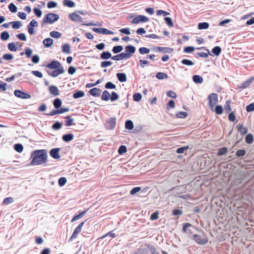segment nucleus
I'll list each match as a JSON object with an SVG mask.
<instances>
[{
	"mask_svg": "<svg viewBox=\"0 0 254 254\" xmlns=\"http://www.w3.org/2000/svg\"><path fill=\"white\" fill-rule=\"evenodd\" d=\"M31 158L32 165H39L45 164L47 161V154L46 150H34L31 154Z\"/></svg>",
	"mask_w": 254,
	"mask_h": 254,
	"instance_id": "obj_1",
	"label": "nucleus"
},
{
	"mask_svg": "<svg viewBox=\"0 0 254 254\" xmlns=\"http://www.w3.org/2000/svg\"><path fill=\"white\" fill-rule=\"evenodd\" d=\"M192 239L198 245H205L208 243V240L206 234H194L192 236Z\"/></svg>",
	"mask_w": 254,
	"mask_h": 254,
	"instance_id": "obj_2",
	"label": "nucleus"
},
{
	"mask_svg": "<svg viewBox=\"0 0 254 254\" xmlns=\"http://www.w3.org/2000/svg\"><path fill=\"white\" fill-rule=\"evenodd\" d=\"M208 104L210 110L214 111V106L218 102V95L216 93H211L208 97Z\"/></svg>",
	"mask_w": 254,
	"mask_h": 254,
	"instance_id": "obj_3",
	"label": "nucleus"
},
{
	"mask_svg": "<svg viewBox=\"0 0 254 254\" xmlns=\"http://www.w3.org/2000/svg\"><path fill=\"white\" fill-rule=\"evenodd\" d=\"M59 18V16L58 14L50 13L46 14L44 18V23H53L55 21H57Z\"/></svg>",
	"mask_w": 254,
	"mask_h": 254,
	"instance_id": "obj_4",
	"label": "nucleus"
},
{
	"mask_svg": "<svg viewBox=\"0 0 254 254\" xmlns=\"http://www.w3.org/2000/svg\"><path fill=\"white\" fill-rule=\"evenodd\" d=\"M116 118L112 117L106 121L105 127L107 129L111 130L114 128L116 124Z\"/></svg>",
	"mask_w": 254,
	"mask_h": 254,
	"instance_id": "obj_5",
	"label": "nucleus"
},
{
	"mask_svg": "<svg viewBox=\"0 0 254 254\" xmlns=\"http://www.w3.org/2000/svg\"><path fill=\"white\" fill-rule=\"evenodd\" d=\"M14 93L15 96L24 99H29L31 97L29 94L19 90H15Z\"/></svg>",
	"mask_w": 254,
	"mask_h": 254,
	"instance_id": "obj_6",
	"label": "nucleus"
},
{
	"mask_svg": "<svg viewBox=\"0 0 254 254\" xmlns=\"http://www.w3.org/2000/svg\"><path fill=\"white\" fill-rule=\"evenodd\" d=\"M84 224V222L80 223L79 224V225L75 229L72 234L71 237L69 239V241H72L73 239H75L77 237L78 234L80 233Z\"/></svg>",
	"mask_w": 254,
	"mask_h": 254,
	"instance_id": "obj_7",
	"label": "nucleus"
},
{
	"mask_svg": "<svg viewBox=\"0 0 254 254\" xmlns=\"http://www.w3.org/2000/svg\"><path fill=\"white\" fill-rule=\"evenodd\" d=\"M149 20L148 18L147 17L142 15H140L136 17H135L132 21L131 23L132 24H138L140 22H144L148 21Z\"/></svg>",
	"mask_w": 254,
	"mask_h": 254,
	"instance_id": "obj_8",
	"label": "nucleus"
},
{
	"mask_svg": "<svg viewBox=\"0 0 254 254\" xmlns=\"http://www.w3.org/2000/svg\"><path fill=\"white\" fill-rule=\"evenodd\" d=\"M69 109L68 108H61L57 110H54L49 113H47L45 115L48 116H52L57 114H62L68 112Z\"/></svg>",
	"mask_w": 254,
	"mask_h": 254,
	"instance_id": "obj_9",
	"label": "nucleus"
},
{
	"mask_svg": "<svg viewBox=\"0 0 254 254\" xmlns=\"http://www.w3.org/2000/svg\"><path fill=\"white\" fill-rule=\"evenodd\" d=\"M254 80V76L250 77L239 86V88L242 90L248 88L253 83Z\"/></svg>",
	"mask_w": 254,
	"mask_h": 254,
	"instance_id": "obj_10",
	"label": "nucleus"
},
{
	"mask_svg": "<svg viewBox=\"0 0 254 254\" xmlns=\"http://www.w3.org/2000/svg\"><path fill=\"white\" fill-rule=\"evenodd\" d=\"M49 91L50 93L54 96H57L60 95V91L55 85L50 86L49 87Z\"/></svg>",
	"mask_w": 254,
	"mask_h": 254,
	"instance_id": "obj_11",
	"label": "nucleus"
},
{
	"mask_svg": "<svg viewBox=\"0 0 254 254\" xmlns=\"http://www.w3.org/2000/svg\"><path fill=\"white\" fill-rule=\"evenodd\" d=\"M47 67L50 69H57L62 67L60 63L58 61H54L52 63L47 64Z\"/></svg>",
	"mask_w": 254,
	"mask_h": 254,
	"instance_id": "obj_12",
	"label": "nucleus"
},
{
	"mask_svg": "<svg viewBox=\"0 0 254 254\" xmlns=\"http://www.w3.org/2000/svg\"><path fill=\"white\" fill-rule=\"evenodd\" d=\"M93 30L96 33H102L104 34H112L113 33V32L106 28H93Z\"/></svg>",
	"mask_w": 254,
	"mask_h": 254,
	"instance_id": "obj_13",
	"label": "nucleus"
},
{
	"mask_svg": "<svg viewBox=\"0 0 254 254\" xmlns=\"http://www.w3.org/2000/svg\"><path fill=\"white\" fill-rule=\"evenodd\" d=\"M60 148H56L51 150L50 155L54 159H58L60 158L59 155Z\"/></svg>",
	"mask_w": 254,
	"mask_h": 254,
	"instance_id": "obj_14",
	"label": "nucleus"
},
{
	"mask_svg": "<svg viewBox=\"0 0 254 254\" xmlns=\"http://www.w3.org/2000/svg\"><path fill=\"white\" fill-rule=\"evenodd\" d=\"M64 72V70L63 67L57 68L56 70H54L51 73L48 72L49 75L55 77L58 76L59 75L63 73Z\"/></svg>",
	"mask_w": 254,
	"mask_h": 254,
	"instance_id": "obj_15",
	"label": "nucleus"
},
{
	"mask_svg": "<svg viewBox=\"0 0 254 254\" xmlns=\"http://www.w3.org/2000/svg\"><path fill=\"white\" fill-rule=\"evenodd\" d=\"M68 17L73 21H81L82 20V17L75 13L69 14Z\"/></svg>",
	"mask_w": 254,
	"mask_h": 254,
	"instance_id": "obj_16",
	"label": "nucleus"
},
{
	"mask_svg": "<svg viewBox=\"0 0 254 254\" xmlns=\"http://www.w3.org/2000/svg\"><path fill=\"white\" fill-rule=\"evenodd\" d=\"M125 50L127 53L131 57L132 55L134 53L135 51V48L133 46L128 45L125 47Z\"/></svg>",
	"mask_w": 254,
	"mask_h": 254,
	"instance_id": "obj_17",
	"label": "nucleus"
},
{
	"mask_svg": "<svg viewBox=\"0 0 254 254\" xmlns=\"http://www.w3.org/2000/svg\"><path fill=\"white\" fill-rule=\"evenodd\" d=\"M101 90L98 88H94L90 90L89 93L95 97H98L100 96Z\"/></svg>",
	"mask_w": 254,
	"mask_h": 254,
	"instance_id": "obj_18",
	"label": "nucleus"
},
{
	"mask_svg": "<svg viewBox=\"0 0 254 254\" xmlns=\"http://www.w3.org/2000/svg\"><path fill=\"white\" fill-rule=\"evenodd\" d=\"M73 134L72 133H68L64 134L62 136V139L64 142H69L71 141L73 139Z\"/></svg>",
	"mask_w": 254,
	"mask_h": 254,
	"instance_id": "obj_19",
	"label": "nucleus"
},
{
	"mask_svg": "<svg viewBox=\"0 0 254 254\" xmlns=\"http://www.w3.org/2000/svg\"><path fill=\"white\" fill-rule=\"evenodd\" d=\"M117 77L118 80L121 82H126L127 80V76L124 73H118L117 74Z\"/></svg>",
	"mask_w": 254,
	"mask_h": 254,
	"instance_id": "obj_20",
	"label": "nucleus"
},
{
	"mask_svg": "<svg viewBox=\"0 0 254 254\" xmlns=\"http://www.w3.org/2000/svg\"><path fill=\"white\" fill-rule=\"evenodd\" d=\"M43 43L45 47H50L53 44V40L50 38H46L44 40Z\"/></svg>",
	"mask_w": 254,
	"mask_h": 254,
	"instance_id": "obj_21",
	"label": "nucleus"
},
{
	"mask_svg": "<svg viewBox=\"0 0 254 254\" xmlns=\"http://www.w3.org/2000/svg\"><path fill=\"white\" fill-rule=\"evenodd\" d=\"M62 51L64 53L66 54H70V47L68 44H64L62 46Z\"/></svg>",
	"mask_w": 254,
	"mask_h": 254,
	"instance_id": "obj_22",
	"label": "nucleus"
},
{
	"mask_svg": "<svg viewBox=\"0 0 254 254\" xmlns=\"http://www.w3.org/2000/svg\"><path fill=\"white\" fill-rule=\"evenodd\" d=\"M111 57L112 55L109 51L104 52L100 55V58L103 60H107Z\"/></svg>",
	"mask_w": 254,
	"mask_h": 254,
	"instance_id": "obj_23",
	"label": "nucleus"
},
{
	"mask_svg": "<svg viewBox=\"0 0 254 254\" xmlns=\"http://www.w3.org/2000/svg\"><path fill=\"white\" fill-rule=\"evenodd\" d=\"M238 130L242 134L244 135L247 133V128L244 127L242 125H238Z\"/></svg>",
	"mask_w": 254,
	"mask_h": 254,
	"instance_id": "obj_24",
	"label": "nucleus"
},
{
	"mask_svg": "<svg viewBox=\"0 0 254 254\" xmlns=\"http://www.w3.org/2000/svg\"><path fill=\"white\" fill-rule=\"evenodd\" d=\"M193 81L196 83H201L203 82V78L198 75H193L192 77Z\"/></svg>",
	"mask_w": 254,
	"mask_h": 254,
	"instance_id": "obj_25",
	"label": "nucleus"
},
{
	"mask_svg": "<svg viewBox=\"0 0 254 254\" xmlns=\"http://www.w3.org/2000/svg\"><path fill=\"white\" fill-rule=\"evenodd\" d=\"M110 94L109 93V92L107 90L104 91L103 92V94H102V95L101 97L102 100H104V101H108L110 99Z\"/></svg>",
	"mask_w": 254,
	"mask_h": 254,
	"instance_id": "obj_26",
	"label": "nucleus"
},
{
	"mask_svg": "<svg viewBox=\"0 0 254 254\" xmlns=\"http://www.w3.org/2000/svg\"><path fill=\"white\" fill-rule=\"evenodd\" d=\"M84 96V93L82 91H77L73 94V98L77 99L82 97Z\"/></svg>",
	"mask_w": 254,
	"mask_h": 254,
	"instance_id": "obj_27",
	"label": "nucleus"
},
{
	"mask_svg": "<svg viewBox=\"0 0 254 254\" xmlns=\"http://www.w3.org/2000/svg\"><path fill=\"white\" fill-rule=\"evenodd\" d=\"M65 118L67 119L64 122V124H65V126L69 127V126H71L72 125L73 121H74L73 119L71 118L70 117L68 116L65 117Z\"/></svg>",
	"mask_w": 254,
	"mask_h": 254,
	"instance_id": "obj_28",
	"label": "nucleus"
},
{
	"mask_svg": "<svg viewBox=\"0 0 254 254\" xmlns=\"http://www.w3.org/2000/svg\"><path fill=\"white\" fill-rule=\"evenodd\" d=\"M87 210L83 211L81 212L80 213H79L78 215H75L73 217V218L71 219V222H73L74 221H75L79 219H80L87 212Z\"/></svg>",
	"mask_w": 254,
	"mask_h": 254,
	"instance_id": "obj_29",
	"label": "nucleus"
},
{
	"mask_svg": "<svg viewBox=\"0 0 254 254\" xmlns=\"http://www.w3.org/2000/svg\"><path fill=\"white\" fill-rule=\"evenodd\" d=\"M209 23L207 22L199 23L198 24V28L200 30L206 29L209 27Z\"/></svg>",
	"mask_w": 254,
	"mask_h": 254,
	"instance_id": "obj_30",
	"label": "nucleus"
},
{
	"mask_svg": "<svg viewBox=\"0 0 254 254\" xmlns=\"http://www.w3.org/2000/svg\"><path fill=\"white\" fill-rule=\"evenodd\" d=\"M62 104V101L59 98H56L53 102L54 106L56 109H59L60 107H61Z\"/></svg>",
	"mask_w": 254,
	"mask_h": 254,
	"instance_id": "obj_31",
	"label": "nucleus"
},
{
	"mask_svg": "<svg viewBox=\"0 0 254 254\" xmlns=\"http://www.w3.org/2000/svg\"><path fill=\"white\" fill-rule=\"evenodd\" d=\"M212 53L216 56H219L221 52V48L219 46H216L213 48Z\"/></svg>",
	"mask_w": 254,
	"mask_h": 254,
	"instance_id": "obj_32",
	"label": "nucleus"
},
{
	"mask_svg": "<svg viewBox=\"0 0 254 254\" xmlns=\"http://www.w3.org/2000/svg\"><path fill=\"white\" fill-rule=\"evenodd\" d=\"M64 4L68 7H72L75 5L74 2L71 0H64Z\"/></svg>",
	"mask_w": 254,
	"mask_h": 254,
	"instance_id": "obj_33",
	"label": "nucleus"
},
{
	"mask_svg": "<svg viewBox=\"0 0 254 254\" xmlns=\"http://www.w3.org/2000/svg\"><path fill=\"white\" fill-rule=\"evenodd\" d=\"M125 127L127 129H132L133 128V124L130 120H127L126 122Z\"/></svg>",
	"mask_w": 254,
	"mask_h": 254,
	"instance_id": "obj_34",
	"label": "nucleus"
},
{
	"mask_svg": "<svg viewBox=\"0 0 254 254\" xmlns=\"http://www.w3.org/2000/svg\"><path fill=\"white\" fill-rule=\"evenodd\" d=\"M12 24V27L15 29H18L21 26V22L19 21H15L10 22Z\"/></svg>",
	"mask_w": 254,
	"mask_h": 254,
	"instance_id": "obj_35",
	"label": "nucleus"
},
{
	"mask_svg": "<svg viewBox=\"0 0 254 254\" xmlns=\"http://www.w3.org/2000/svg\"><path fill=\"white\" fill-rule=\"evenodd\" d=\"M156 77L159 79H166L168 78V75L163 72H158L156 74Z\"/></svg>",
	"mask_w": 254,
	"mask_h": 254,
	"instance_id": "obj_36",
	"label": "nucleus"
},
{
	"mask_svg": "<svg viewBox=\"0 0 254 254\" xmlns=\"http://www.w3.org/2000/svg\"><path fill=\"white\" fill-rule=\"evenodd\" d=\"M246 142L248 144H251L254 140L253 136L251 134H248L245 138Z\"/></svg>",
	"mask_w": 254,
	"mask_h": 254,
	"instance_id": "obj_37",
	"label": "nucleus"
},
{
	"mask_svg": "<svg viewBox=\"0 0 254 254\" xmlns=\"http://www.w3.org/2000/svg\"><path fill=\"white\" fill-rule=\"evenodd\" d=\"M231 101L230 100H227L226 101L225 106H224V110L226 112L228 113L231 110V106H230Z\"/></svg>",
	"mask_w": 254,
	"mask_h": 254,
	"instance_id": "obj_38",
	"label": "nucleus"
},
{
	"mask_svg": "<svg viewBox=\"0 0 254 254\" xmlns=\"http://www.w3.org/2000/svg\"><path fill=\"white\" fill-rule=\"evenodd\" d=\"M215 113L218 115H221L223 112L222 106L221 105H217L216 106L215 109H214Z\"/></svg>",
	"mask_w": 254,
	"mask_h": 254,
	"instance_id": "obj_39",
	"label": "nucleus"
},
{
	"mask_svg": "<svg viewBox=\"0 0 254 254\" xmlns=\"http://www.w3.org/2000/svg\"><path fill=\"white\" fill-rule=\"evenodd\" d=\"M123 50V47L122 46H114L112 49V51L114 53L117 54Z\"/></svg>",
	"mask_w": 254,
	"mask_h": 254,
	"instance_id": "obj_40",
	"label": "nucleus"
},
{
	"mask_svg": "<svg viewBox=\"0 0 254 254\" xmlns=\"http://www.w3.org/2000/svg\"><path fill=\"white\" fill-rule=\"evenodd\" d=\"M164 20H165L166 23L167 24V25L170 27H172L174 26V24H173V22L172 21L171 18H170L169 17H166L164 18Z\"/></svg>",
	"mask_w": 254,
	"mask_h": 254,
	"instance_id": "obj_41",
	"label": "nucleus"
},
{
	"mask_svg": "<svg viewBox=\"0 0 254 254\" xmlns=\"http://www.w3.org/2000/svg\"><path fill=\"white\" fill-rule=\"evenodd\" d=\"M50 35L52 37L55 38H59L61 36V34L57 31H52L50 33Z\"/></svg>",
	"mask_w": 254,
	"mask_h": 254,
	"instance_id": "obj_42",
	"label": "nucleus"
},
{
	"mask_svg": "<svg viewBox=\"0 0 254 254\" xmlns=\"http://www.w3.org/2000/svg\"><path fill=\"white\" fill-rule=\"evenodd\" d=\"M157 49L158 50V51L160 52H163L165 51V50H166L165 52L170 53L173 52V50L172 48H169L167 47H157Z\"/></svg>",
	"mask_w": 254,
	"mask_h": 254,
	"instance_id": "obj_43",
	"label": "nucleus"
},
{
	"mask_svg": "<svg viewBox=\"0 0 254 254\" xmlns=\"http://www.w3.org/2000/svg\"><path fill=\"white\" fill-rule=\"evenodd\" d=\"M14 149L18 152H21L23 150V147L21 144H16L14 145Z\"/></svg>",
	"mask_w": 254,
	"mask_h": 254,
	"instance_id": "obj_44",
	"label": "nucleus"
},
{
	"mask_svg": "<svg viewBox=\"0 0 254 254\" xmlns=\"http://www.w3.org/2000/svg\"><path fill=\"white\" fill-rule=\"evenodd\" d=\"M9 37L8 33L6 31H4L1 33L0 38L2 40H6Z\"/></svg>",
	"mask_w": 254,
	"mask_h": 254,
	"instance_id": "obj_45",
	"label": "nucleus"
},
{
	"mask_svg": "<svg viewBox=\"0 0 254 254\" xmlns=\"http://www.w3.org/2000/svg\"><path fill=\"white\" fill-rule=\"evenodd\" d=\"M62 127V124L59 122H57L52 126V128L55 130H58L61 128Z\"/></svg>",
	"mask_w": 254,
	"mask_h": 254,
	"instance_id": "obj_46",
	"label": "nucleus"
},
{
	"mask_svg": "<svg viewBox=\"0 0 254 254\" xmlns=\"http://www.w3.org/2000/svg\"><path fill=\"white\" fill-rule=\"evenodd\" d=\"M191 226V224L189 223H186L184 226L183 228V230L184 232H187L189 234H191L192 232L190 231V230H189L188 231H187V228L189 227H190Z\"/></svg>",
	"mask_w": 254,
	"mask_h": 254,
	"instance_id": "obj_47",
	"label": "nucleus"
},
{
	"mask_svg": "<svg viewBox=\"0 0 254 254\" xmlns=\"http://www.w3.org/2000/svg\"><path fill=\"white\" fill-rule=\"evenodd\" d=\"M207 53H204V52H200L196 54L197 56L199 57L202 58H207L208 56V54L209 53V51L208 49H205Z\"/></svg>",
	"mask_w": 254,
	"mask_h": 254,
	"instance_id": "obj_48",
	"label": "nucleus"
},
{
	"mask_svg": "<svg viewBox=\"0 0 254 254\" xmlns=\"http://www.w3.org/2000/svg\"><path fill=\"white\" fill-rule=\"evenodd\" d=\"M246 152L245 150L240 149L236 151V155L237 157H243L245 155Z\"/></svg>",
	"mask_w": 254,
	"mask_h": 254,
	"instance_id": "obj_49",
	"label": "nucleus"
},
{
	"mask_svg": "<svg viewBox=\"0 0 254 254\" xmlns=\"http://www.w3.org/2000/svg\"><path fill=\"white\" fill-rule=\"evenodd\" d=\"M2 59L5 60L10 61L13 59V56L11 54H5L3 55Z\"/></svg>",
	"mask_w": 254,
	"mask_h": 254,
	"instance_id": "obj_50",
	"label": "nucleus"
},
{
	"mask_svg": "<svg viewBox=\"0 0 254 254\" xmlns=\"http://www.w3.org/2000/svg\"><path fill=\"white\" fill-rule=\"evenodd\" d=\"M139 52L141 54L143 55L149 53L150 50L145 47H141L139 49Z\"/></svg>",
	"mask_w": 254,
	"mask_h": 254,
	"instance_id": "obj_51",
	"label": "nucleus"
},
{
	"mask_svg": "<svg viewBox=\"0 0 254 254\" xmlns=\"http://www.w3.org/2000/svg\"><path fill=\"white\" fill-rule=\"evenodd\" d=\"M119 95L115 92H113L110 95V99L111 101H114L119 98Z\"/></svg>",
	"mask_w": 254,
	"mask_h": 254,
	"instance_id": "obj_52",
	"label": "nucleus"
},
{
	"mask_svg": "<svg viewBox=\"0 0 254 254\" xmlns=\"http://www.w3.org/2000/svg\"><path fill=\"white\" fill-rule=\"evenodd\" d=\"M8 8L11 12L15 13L17 11V7L13 3H10L8 5Z\"/></svg>",
	"mask_w": 254,
	"mask_h": 254,
	"instance_id": "obj_53",
	"label": "nucleus"
},
{
	"mask_svg": "<svg viewBox=\"0 0 254 254\" xmlns=\"http://www.w3.org/2000/svg\"><path fill=\"white\" fill-rule=\"evenodd\" d=\"M66 183V179L65 177H61L58 181V183L60 186L62 187L64 186Z\"/></svg>",
	"mask_w": 254,
	"mask_h": 254,
	"instance_id": "obj_54",
	"label": "nucleus"
},
{
	"mask_svg": "<svg viewBox=\"0 0 254 254\" xmlns=\"http://www.w3.org/2000/svg\"><path fill=\"white\" fill-rule=\"evenodd\" d=\"M159 218V212L158 211L154 212L150 216L151 220H156L158 219Z\"/></svg>",
	"mask_w": 254,
	"mask_h": 254,
	"instance_id": "obj_55",
	"label": "nucleus"
},
{
	"mask_svg": "<svg viewBox=\"0 0 254 254\" xmlns=\"http://www.w3.org/2000/svg\"><path fill=\"white\" fill-rule=\"evenodd\" d=\"M147 247L149 249L152 254H160L156 249L153 246L148 245Z\"/></svg>",
	"mask_w": 254,
	"mask_h": 254,
	"instance_id": "obj_56",
	"label": "nucleus"
},
{
	"mask_svg": "<svg viewBox=\"0 0 254 254\" xmlns=\"http://www.w3.org/2000/svg\"><path fill=\"white\" fill-rule=\"evenodd\" d=\"M112 64V62L111 61H103L101 63V66L102 67H106L109 66L111 65Z\"/></svg>",
	"mask_w": 254,
	"mask_h": 254,
	"instance_id": "obj_57",
	"label": "nucleus"
},
{
	"mask_svg": "<svg viewBox=\"0 0 254 254\" xmlns=\"http://www.w3.org/2000/svg\"><path fill=\"white\" fill-rule=\"evenodd\" d=\"M127 147L125 145H122L120 147V148L118 149V153L120 154H122L124 153H126L127 152Z\"/></svg>",
	"mask_w": 254,
	"mask_h": 254,
	"instance_id": "obj_58",
	"label": "nucleus"
},
{
	"mask_svg": "<svg viewBox=\"0 0 254 254\" xmlns=\"http://www.w3.org/2000/svg\"><path fill=\"white\" fill-rule=\"evenodd\" d=\"M105 87L107 89H115L116 87V85L111 82H108Z\"/></svg>",
	"mask_w": 254,
	"mask_h": 254,
	"instance_id": "obj_59",
	"label": "nucleus"
},
{
	"mask_svg": "<svg viewBox=\"0 0 254 254\" xmlns=\"http://www.w3.org/2000/svg\"><path fill=\"white\" fill-rule=\"evenodd\" d=\"M178 118H185L188 116V113L186 112H180L176 115Z\"/></svg>",
	"mask_w": 254,
	"mask_h": 254,
	"instance_id": "obj_60",
	"label": "nucleus"
},
{
	"mask_svg": "<svg viewBox=\"0 0 254 254\" xmlns=\"http://www.w3.org/2000/svg\"><path fill=\"white\" fill-rule=\"evenodd\" d=\"M14 201L12 197H6L3 200V203L4 204H8L10 203L13 202Z\"/></svg>",
	"mask_w": 254,
	"mask_h": 254,
	"instance_id": "obj_61",
	"label": "nucleus"
},
{
	"mask_svg": "<svg viewBox=\"0 0 254 254\" xmlns=\"http://www.w3.org/2000/svg\"><path fill=\"white\" fill-rule=\"evenodd\" d=\"M141 94L136 93L133 95V99L135 101H139L141 100Z\"/></svg>",
	"mask_w": 254,
	"mask_h": 254,
	"instance_id": "obj_62",
	"label": "nucleus"
},
{
	"mask_svg": "<svg viewBox=\"0 0 254 254\" xmlns=\"http://www.w3.org/2000/svg\"><path fill=\"white\" fill-rule=\"evenodd\" d=\"M8 48L11 51L15 52L17 50L15 45L13 43H9L8 45Z\"/></svg>",
	"mask_w": 254,
	"mask_h": 254,
	"instance_id": "obj_63",
	"label": "nucleus"
},
{
	"mask_svg": "<svg viewBox=\"0 0 254 254\" xmlns=\"http://www.w3.org/2000/svg\"><path fill=\"white\" fill-rule=\"evenodd\" d=\"M246 110L248 112H252L254 111V103H251L248 105L246 107Z\"/></svg>",
	"mask_w": 254,
	"mask_h": 254,
	"instance_id": "obj_64",
	"label": "nucleus"
}]
</instances>
